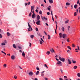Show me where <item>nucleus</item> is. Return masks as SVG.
Listing matches in <instances>:
<instances>
[{
	"mask_svg": "<svg viewBox=\"0 0 80 80\" xmlns=\"http://www.w3.org/2000/svg\"><path fill=\"white\" fill-rule=\"evenodd\" d=\"M39 71H37L36 73V75H38V74H39Z\"/></svg>",
	"mask_w": 80,
	"mask_h": 80,
	"instance_id": "nucleus-16",
	"label": "nucleus"
},
{
	"mask_svg": "<svg viewBox=\"0 0 80 80\" xmlns=\"http://www.w3.org/2000/svg\"><path fill=\"white\" fill-rule=\"evenodd\" d=\"M7 35H8V37H9V36H10V35H11V34H10V33H9L8 32H7Z\"/></svg>",
	"mask_w": 80,
	"mask_h": 80,
	"instance_id": "nucleus-13",
	"label": "nucleus"
},
{
	"mask_svg": "<svg viewBox=\"0 0 80 80\" xmlns=\"http://www.w3.org/2000/svg\"><path fill=\"white\" fill-rule=\"evenodd\" d=\"M66 36H67V35L65 34H63L62 35V38H65V37H66Z\"/></svg>",
	"mask_w": 80,
	"mask_h": 80,
	"instance_id": "nucleus-12",
	"label": "nucleus"
},
{
	"mask_svg": "<svg viewBox=\"0 0 80 80\" xmlns=\"http://www.w3.org/2000/svg\"><path fill=\"white\" fill-rule=\"evenodd\" d=\"M37 34L38 35V36H40V32H38Z\"/></svg>",
	"mask_w": 80,
	"mask_h": 80,
	"instance_id": "nucleus-42",
	"label": "nucleus"
},
{
	"mask_svg": "<svg viewBox=\"0 0 80 80\" xmlns=\"http://www.w3.org/2000/svg\"><path fill=\"white\" fill-rule=\"evenodd\" d=\"M48 40H50V36L49 35H48Z\"/></svg>",
	"mask_w": 80,
	"mask_h": 80,
	"instance_id": "nucleus-24",
	"label": "nucleus"
},
{
	"mask_svg": "<svg viewBox=\"0 0 80 80\" xmlns=\"http://www.w3.org/2000/svg\"><path fill=\"white\" fill-rule=\"evenodd\" d=\"M52 18L53 21L54 22L55 21L54 20V18H53V16H52Z\"/></svg>",
	"mask_w": 80,
	"mask_h": 80,
	"instance_id": "nucleus-48",
	"label": "nucleus"
},
{
	"mask_svg": "<svg viewBox=\"0 0 80 80\" xmlns=\"http://www.w3.org/2000/svg\"><path fill=\"white\" fill-rule=\"evenodd\" d=\"M41 18H42V20H44V19H45L46 20H48L47 18H46V17H43V18L42 17H41ZM43 18H44V19H43Z\"/></svg>",
	"mask_w": 80,
	"mask_h": 80,
	"instance_id": "nucleus-7",
	"label": "nucleus"
},
{
	"mask_svg": "<svg viewBox=\"0 0 80 80\" xmlns=\"http://www.w3.org/2000/svg\"><path fill=\"white\" fill-rule=\"evenodd\" d=\"M68 49H70V50H71V48H70V46H68Z\"/></svg>",
	"mask_w": 80,
	"mask_h": 80,
	"instance_id": "nucleus-41",
	"label": "nucleus"
},
{
	"mask_svg": "<svg viewBox=\"0 0 80 80\" xmlns=\"http://www.w3.org/2000/svg\"><path fill=\"white\" fill-rule=\"evenodd\" d=\"M53 12L52 11H51V15H52V16H53V13H52Z\"/></svg>",
	"mask_w": 80,
	"mask_h": 80,
	"instance_id": "nucleus-52",
	"label": "nucleus"
},
{
	"mask_svg": "<svg viewBox=\"0 0 80 80\" xmlns=\"http://www.w3.org/2000/svg\"><path fill=\"white\" fill-rule=\"evenodd\" d=\"M28 24L29 28H31L32 27L30 26V24H29V22H28Z\"/></svg>",
	"mask_w": 80,
	"mask_h": 80,
	"instance_id": "nucleus-20",
	"label": "nucleus"
},
{
	"mask_svg": "<svg viewBox=\"0 0 80 80\" xmlns=\"http://www.w3.org/2000/svg\"><path fill=\"white\" fill-rule=\"evenodd\" d=\"M68 64H69V65L72 64V61H70V59H68Z\"/></svg>",
	"mask_w": 80,
	"mask_h": 80,
	"instance_id": "nucleus-5",
	"label": "nucleus"
},
{
	"mask_svg": "<svg viewBox=\"0 0 80 80\" xmlns=\"http://www.w3.org/2000/svg\"><path fill=\"white\" fill-rule=\"evenodd\" d=\"M59 35L60 36V38H62V33H60L59 34Z\"/></svg>",
	"mask_w": 80,
	"mask_h": 80,
	"instance_id": "nucleus-21",
	"label": "nucleus"
},
{
	"mask_svg": "<svg viewBox=\"0 0 80 80\" xmlns=\"http://www.w3.org/2000/svg\"><path fill=\"white\" fill-rule=\"evenodd\" d=\"M22 55L23 57H25V54L24 53V52H23L22 53Z\"/></svg>",
	"mask_w": 80,
	"mask_h": 80,
	"instance_id": "nucleus-8",
	"label": "nucleus"
},
{
	"mask_svg": "<svg viewBox=\"0 0 80 80\" xmlns=\"http://www.w3.org/2000/svg\"><path fill=\"white\" fill-rule=\"evenodd\" d=\"M45 80H48V78H45Z\"/></svg>",
	"mask_w": 80,
	"mask_h": 80,
	"instance_id": "nucleus-64",
	"label": "nucleus"
},
{
	"mask_svg": "<svg viewBox=\"0 0 80 80\" xmlns=\"http://www.w3.org/2000/svg\"><path fill=\"white\" fill-rule=\"evenodd\" d=\"M32 15V12H30L29 15V17H31V16Z\"/></svg>",
	"mask_w": 80,
	"mask_h": 80,
	"instance_id": "nucleus-40",
	"label": "nucleus"
},
{
	"mask_svg": "<svg viewBox=\"0 0 80 80\" xmlns=\"http://www.w3.org/2000/svg\"><path fill=\"white\" fill-rule=\"evenodd\" d=\"M50 51H47L46 52L47 55H50Z\"/></svg>",
	"mask_w": 80,
	"mask_h": 80,
	"instance_id": "nucleus-17",
	"label": "nucleus"
},
{
	"mask_svg": "<svg viewBox=\"0 0 80 80\" xmlns=\"http://www.w3.org/2000/svg\"><path fill=\"white\" fill-rule=\"evenodd\" d=\"M41 40H42V42H44V41H43V39H42V38H41Z\"/></svg>",
	"mask_w": 80,
	"mask_h": 80,
	"instance_id": "nucleus-59",
	"label": "nucleus"
},
{
	"mask_svg": "<svg viewBox=\"0 0 80 80\" xmlns=\"http://www.w3.org/2000/svg\"><path fill=\"white\" fill-rule=\"evenodd\" d=\"M59 80H63V79L62 78H59Z\"/></svg>",
	"mask_w": 80,
	"mask_h": 80,
	"instance_id": "nucleus-63",
	"label": "nucleus"
},
{
	"mask_svg": "<svg viewBox=\"0 0 80 80\" xmlns=\"http://www.w3.org/2000/svg\"><path fill=\"white\" fill-rule=\"evenodd\" d=\"M2 46H3V45H5V44L4 42H2L1 43Z\"/></svg>",
	"mask_w": 80,
	"mask_h": 80,
	"instance_id": "nucleus-25",
	"label": "nucleus"
},
{
	"mask_svg": "<svg viewBox=\"0 0 80 80\" xmlns=\"http://www.w3.org/2000/svg\"><path fill=\"white\" fill-rule=\"evenodd\" d=\"M4 43H5V44L7 43V41L6 40H4Z\"/></svg>",
	"mask_w": 80,
	"mask_h": 80,
	"instance_id": "nucleus-45",
	"label": "nucleus"
},
{
	"mask_svg": "<svg viewBox=\"0 0 80 80\" xmlns=\"http://www.w3.org/2000/svg\"><path fill=\"white\" fill-rule=\"evenodd\" d=\"M44 67H46V68H48V67L47 66V64H44Z\"/></svg>",
	"mask_w": 80,
	"mask_h": 80,
	"instance_id": "nucleus-27",
	"label": "nucleus"
},
{
	"mask_svg": "<svg viewBox=\"0 0 80 80\" xmlns=\"http://www.w3.org/2000/svg\"><path fill=\"white\" fill-rule=\"evenodd\" d=\"M79 0H78L77 2V3L78 4V3H79Z\"/></svg>",
	"mask_w": 80,
	"mask_h": 80,
	"instance_id": "nucleus-58",
	"label": "nucleus"
},
{
	"mask_svg": "<svg viewBox=\"0 0 80 80\" xmlns=\"http://www.w3.org/2000/svg\"><path fill=\"white\" fill-rule=\"evenodd\" d=\"M36 31H38V28H36Z\"/></svg>",
	"mask_w": 80,
	"mask_h": 80,
	"instance_id": "nucleus-44",
	"label": "nucleus"
},
{
	"mask_svg": "<svg viewBox=\"0 0 80 80\" xmlns=\"http://www.w3.org/2000/svg\"><path fill=\"white\" fill-rule=\"evenodd\" d=\"M35 12H37V13H38V10L37 9H36V10H35Z\"/></svg>",
	"mask_w": 80,
	"mask_h": 80,
	"instance_id": "nucleus-57",
	"label": "nucleus"
},
{
	"mask_svg": "<svg viewBox=\"0 0 80 80\" xmlns=\"http://www.w3.org/2000/svg\"><path fill=\"white\" fill-rule=\"evenodd\" d=\"M67 52H68V53H69V52H70V51L69 50H68L67 51Z\"/></svg>",
	"mask_w": 80,
	"mask_h": 80,
	"instance_id": "nucleus-53",
	"label": "nucleus"
},
{
	"mask_svg": "<svg viewBox=\"0 0 80 80\" xmlns=\"http://www.w3.org/2000/svg\"><path fill=\"white\" fill-rule=\"evenodd\" d=\"M72 61L73 63H76V61H74L73 60H72Z\"/></svg>",
	"mask_w": 80,
	"mask_h": 80,
	"instance_id": "nucleus-23",
	"label": "nucleus"
},
{
	"mask_svg": "<svg viewBox=\"0 0 80 80\" xmlns=\"http://www.w3.org/2000/svg\"><path fill=\"white\" fill-rule=\"evenodd\" d=\"M74 16H76V15H77V12H74Z\"/></svg>",
	"mask_w": 80,
	"mask_h": 80,
	"instance_id": "nucleus-43",
	"label": "nucleus"
},
{
	"mask_svg": "<svg viewBox=\"0 0 80 80\" xmlns=\"http://www.w3.org/2000/svg\"><path fill=\"white\" fill-rule=\"evenodd\" d=\"M73 68L74 69V70L76 69V68H77V66H74Z\"/></svg>",
	"mask_w": 80,
	"mask_h": 80,
	"instance_id": "nucleus-15",
	"label": "nucleus"
},
{
	"mask_svg": "<svg viewBox=\"0 0 80 80\" xmlns=\"http://www.w3.org/2000/svg\"><path fill=\"white\" fill-rule=\"evenodd\" d=\"M49 2L51 3H53V0H49Z\"/></svg>",
	"mask_w": 80,
	"mask_h": 80,
	"instance_id": "nucleus-19",
	"label": "nucleus"
},
{
	"mask_svg": "<svg viewBox=\"0 0 80 80\" xmlns=\"http://www.w3.org/2000/svg\"><path fill=\"white\" fill-rule=\"evenodd\" d=\"M29 75H30L31 76H32L33 75V72H30L29 73H28Z\"/></svg>",
	"mask_w": 80,
	"mask_h": 80,
	"instance_id": "nucleus-10",
	"label": "nucleus"
},
{
	"mask_svg": "<svg viewBox=\"0 0 80 80\" xmlns=\"http://www.w3.org/2000/svg\"><path fill=\"white\" fill-rule=\"evenodd\" d=\"M30 37L31 38H33V37H34V36L33 35H31Z\"/></svg>",
	"mask_w": 80,
	"mask_h": 80,
	"instance_id": "nucleus-31",
	"label": "nucleus"
},
{
	"mask_svg": "<svg viewBox=\"0 0 80 80\" xmlns=\"http://www.w3.org/2000/svg\"><path fill=\"white\" fill-rule=\"evenodd\" d=\"M1 52H2V53H4V54L5 55H6V53L5 52H3V51H2Z\"/></svg>",
	"mask_w": 80,
	"mask_h": 80,
	"instance_id": "nucleus-37",
	"label": "nucleus"
},
{
	"mask_svg": "<svg viewBox=\"0 0 80 80\" xmlns=\"http://www.w3.org/2000/svg\"><path fill=\"white\" fill-rule=\"evenodd\" d=\"M77 76L79 77H80V73H78L77 74Z\"/></svg>",
	"mask_w": 80,
	"mask_h": 80,
	"instance_id": "nucleus-34",
	"label": "nucleus"
},
{
	"mask_svg": "<svg viewBox=\"0 0 80 80\" xmlns=\"http://www.w3.org/2000/svg\"><path fill=\"white\" fill-rule=\"evenodd\" d=\"M66 5H68L69 6L70 5V3L69 2H66Z\"/></svg>",
	"mask_w": 80,
	"mask_h": 80,
	"instance_id": "nucleus-22",
	"label": "nucleus"
},
{
	"mask_svg": "<svg viewBox=\"0 0 80 80\" xmlns=\"http://www.w3.org/2000/svg\"><path fill=\"white\" fill-rule=\"evenodd\" d=\"M13 48H16V46H15V44H13Z\"/></svg>",
	"mask_w": 80,
	"mask_h": 80,
	"instance_id": "nucleus-29",
	"label": "nucleus"
},
{
	"mask_svg": "<svg viewBox=\"0 0 80 80\" xmlns=\"http://www.w3.org/2000/svg\"><path fill=\"white\" fill-rule=\"evenodd\" d=\"M39 14H40V15H42V11L40 10L39 12Z\"/></svg>",
	"mask_w": 80,
	"mask_h": 80,
	"instance_id": "nucleus-26",
	"label": "nucleus"
},
{
	"mask_svg": "<svg viewBox=\"0 0 80 80\" xmlns=\"http://www.w3.org/2000/svg\"><path fill=\"white\" fill-rule=\"evenodd\" d=\"M78 9H79V13H80V7H79L78 8Z\"/></svg>",
	"mask_w": 80,
	"mask_h": 80,
	"instance_id": "nucleus-60",
	"label": "nucleus"
},
{
	"mask_svg": "<svg viewBox=\"0 0 80 80\" xmlns=\"http://www.w3.org/2000/svg\"><path fill=\"white\" fill-rule=\"evenodd\" d=\"M60 71H61L62 73H63V70H62V69L61 68L60 69Z\"/></svg>",
	"mask_w": 80,
	"mask_h": 80,
	"instance_id": "nucleus-39",
	"label": "nucleus"
},
{
	"mask_svg": "<svg viewBox=\"0 0 80 80\" xmlns=\"http://www.w3.org/2000/svg\"><path fill=\"white\" fill-rule=\"evenodd\" d=\"M68 20H67L65 22V23H68Z\"/></svg>",
	"mask_w": 80,
	"mask_h": 80,
	"instance_id": "nucleus-30",
	"label": "nucleus"
},
{
	"mask_svg": "<svg viewBox=\"0 0 80 80\" xmlns=\"http://www.w3.org/2000/svg\"><path fill=\"white\" fill-rule=\"evenodd\" d=\"M14 78H15V79H17V77L16 76H14Z\"/></svg>",
	"mask_w": 80,
	"mask_h": 80,
	"instance_id": "nucleus-38",
	"label": "nucleus"
},
{
	"mask_svg": "<svg viewBox=\"0 0 80 80\" xmlns=\"http://www.w3.org/2000/svg\"><path fill=\"white\" fill-rule=\"evenodd\" d=\"M34 8H35V6H31V12H32V10H34Z\"/></svg>",
	"mask_w": 80,
	"mask_h": 80,
	"instance_id": "nucleus-3",
	"label": "nucleus"
},
{
	"mask_svg": "<svg viewBox=\"0 0 80 80\" xmlns=\"http://www.w3.org/2000/svg\"><path fill=\"white\" fill-rule=\"evenodd\" d=\"M50 51L52 52V53H53V52H54V53H55V51H54V50H53V48H52L51 49H50Z\"/></svg>",
	"mask_w": 80,
	"mask_h": 80,
	"instance_id": "nucleus-6",
	"label": "nucleus"
},
{
	"mask_svg": "<svg viewBox=\"0 0 80 80\" xmlns=\"http://www.w3.org/2000/svg\"><path fill=\"white\" fill-rule=\"evenodd\" d=\"M45 24L46 25H47V26H48V24H47V23H46Z\"/></svg>",
	"mask_w": 80,
	"mask_h": 80,
	"instance_id": "nucleus-61",
	"label": "nucleus"
},
{
	"mask_svg": "<svg viewBox=\"0 0 80 80\" xmlns=\"http://www.w3.org/2000/svg\"><path fill=\"white\" fill-rule=\"evenodd\" d=\"M56 56H55V57H56V58H58V56H57V54H56Z\"/></svg>",
	"mask_w": 80,
	"mask_h": 80,
	"instance_id": "nucleus-51",
	"label": "nucleus"
},
{
	"mask_svg": "<svg viewBox=\"0 0 80 80\" xmlns=\"http://www.w3.org/2000/svg\"><path fill=\"white\" fill-rule=\"evenodd\" d=\"M72 47H75V45H74V44H73L72 45Z\"/></svg>",
	"mask_w": 80,
	"mask_h": 80,
	"instance_id": "nucleus-55",
	"label": "nucleus"
},
{
	"mask_svg": "<svg viewBox=\"0 0 80 80\" xmlns=\"http://www.w3.org/2000/svg\"><path fill=\"white\" fill-rule=\"evenodd\" d=\"M70 26H68V30H69V29H70Z\"/></svg>",
	"mask_w": 80,
	"mask_h": 80,
	"instance_id": "nucleus-54",
	"label": "nucleus"
},
{
	"mask_svg": "<svg viewBox=\"0 0 80 80\" xmlns=\"http://www.w3.org/2000/svg\"><path fill=\"white\" fill-rule=\"evenodd\" d=\"M35 13H33L32 16V18H35Z\"/></svg>",
	"mask_w": 80,
	"mask_h": 80,
	"instance_id": "nucleus-9",
	"label": "nucleus"
},
{
	"mask_svg": "<svg viewBox=\"0 0 80 80\" xmlns=\"http://www.w3.org/2000/svg\"><path fill=\"white\" fill-rule=\"evenodd\" d=\"M41 75L42 77H43V76H44V74L43 73H41Z\"/></svg>",
	"mask_w": 80,
	"mask_h": 80,
	"instance_id": "nucleus-35",
	"label": "nucleus"
},
{
	"mask_svg": "<svg viewBox=\"0 0 80 80\" xmlns=\"http://www.w3.org/2000/svg\"><path fill=\"white\" fill-rule=\"evenodd\" d=\"M61 30L62 31H63V32H64V30H65V28L64 27H62L61 28Z\"/></svg>",
	"mask_w": 80,
	"mask_h": 80,
	"instance_id": "nucleus-18",
	"label": "nucleus"
},
{
	"mask_svg": "<svg viewBox=\"0 0 80 80\" xmlns=\"http://www.w3.org/2000/svg\"><path fill=\"white\" fill-rule=\"evenodd\" d=\"M36 23L38 25H40V21H38L37 22H36Z\"/></svg>",
	"mask_w": 80,
	"mask_h": 80,
	"instance_id": "nucleus-2",
	"label": "nucleus"
},
{
	"mask_svg": "<svg viewBox=\"0 0 80 80\" xmlns=\"http://www.w3.org/2000/svg\"><path fill=\"white\" fill-rule=\"evenodd\" d=\"M62 63V62H61V61H58V63L57 64L58 65H60V66H62V65L61 64Z\"/></svg>",
	"mask_w": 80,
	"mask_h": 80,
	"instance_id": "nucleus-4",
	"label": "nucleus"
},
{
	"mask_svg": "<svg viewBox=\"0 0 80 80\" xmlns=\"http://www.w3.org/2000/svg\"><path fill=\"white\" fill-rule=\"evenodd\" d=\"M28 5H30V2H28Z\"/></svg>",
	"mask_w": 80,
	"mask_h": 80,
	"instance_id": "nucleus-56",
	"label": "nucleus"
},
{
	"mask_svg": "<svg viewBox=\"0 0 80 80\" xmlns=\"http://www.w3.org/2000/svg\"><path fill=\"white\" fill-rule=\"evenodd\" d=\"M0 38H2V34H0Z\"/></svg>",
	"mask_w": 80,
	"mask_h": 80,
	"instance_id": "nucleus-50",
	"label": "nucleus"
},
{
	"mask_svg": "<svg viewBox=\"0 0 80 80\" xmlns=\"http://www.w3.org/2000/svg\"><path fill=\"white\" fill-rule=\"evenodd\" d=\"M40 16H39V15H38V16H37V20H40Z\"/></svg>",
	"mask_w": 80,
	"mask_h": 80,
	"instance_id": "nucleus-14",
	"label": "nucleus"
},
{
	"mask_svg": "<svg viewBox=\"0 0 80 80\" xmlns=\"http://www.w3.org/2000/svg\"><path fill=\"white\" fill-rule=\"evenodd\" d=\"M67 41L68 42H70V41H69V38L67 39Z\"/></svg>",
	"mask_w": 80,
	"mask_h": 80,
	"instance_id": "nucleus-49",
	"label": "nucleus"
},
{
	"mask_svg": "<svg viewBox=\"0 0 80 80\" xmlns=\"http://www.w3.org/2000/svg\"><path fill=\"white\" fill-rule=\"evenodd\" d=\"M3 67H4L5 68H6V67H7V64H4Z\"/></svg>",
	"mask_w": 80,
	"mask_h": 80,
	"instance_id": "nucleus-36",
	"label": "nucleus"
},
{
	"mask_svg": "<svg viewBox=\"0 0 80 80\" xmlns=\"http://www.w3.org/2000/svg\"><path fill=\"white\" fill-rule=\"evenodd\" d=\"M64 78H67V76H65L64 77Z\"/></svg>",
	"mask_w": 80,
	"mask_h": 80,
	"instance_id": "nucleus-46",
	"label": "nucleus"
},
{
	"mask_svg": "<svg viewBox=\"0 0 80 80\" xmlns=\"http://www.w3.org/2000/svg\"><path fill=\"white\" fill-rule=\"evenodd\" d=\"M36 69L37 70H38L39 71H40V68H38V67H37L36 68Z\"/></svg>",
	"mask_w": 80,
	"mask_h": 80,
	"instance_id": "nucleus-33",
	"label": "nucleus"
},
{
	"mask_svg": "<svg viewBox=\"0 0 80 80\" xmlns=\"http://www.w3.org/2000/svg\"><path fill=\"white\" fill-rule=\"evenodd\" d=\"M27 3H25V6H27Z\"/></svg>",
	"mask_w": 80,
	"mask_h": 80,
	"instance_id": "nucleus-62",
	"label": "nucleus"
},
{
	"mask_svg": "<svg viewBox=\"0 0 80 80\" xmlns=\"http://www.w3.org/2000/svg\"><path fill=\"white\" fill-rule=\"evenodd\" d=\"M47 13L48 15H50V12H47Z\"/></svg>",
	"mask_w": 80,
	"mask_h": 80,
	"instance_id": "nucleus-47",
	"label": "nucleus"
},
{
	"mask_svg": "<svg viewBox=\"0 0 80 80\" xmlns=\"http://www.w3.org/2000/svg\"><path fill=\"white\" fill-rule=\"evenodd\" d=\"M11 58L12 60H14L15 59V56L14 55H12L11 57Z\"/></svg>",
	"mask_w": 80,
	"mask_h": 80,
	"instance_id": "nucleus-11",
	"label": "nucleus"
},
{
	"mask_svg": "<svg viewBox=\"0 0 80 80\" xmlns=\"http://www.w3.org/2000/svg\"><path fill=\"white\" fill-rule=\"evenodd\" d=\"M59 58L61 61H62V62H64L65 61V58H61L60 57H59Z\"/></svg>",
	"mask_w": 80,
	"mask_h": 80,
	"instance_id": "nucleus-1",
	"label": "nucleus"
},
{
	"mask_svg": "<svg viewBox=\"0 0 80 80\" xmlns=\"http://www.w3.org/2000/svg\"><path fill=\"white\" fill-rule=\"evenodd\" d=\"M77 7V5H74V8H75V9H76Z\"/></svg>",
	"mask_w": 80,
	"mask_h": 80,
	"instance_id": "nucleus-28",
	"label": "nucleus"
},
{
	"mask_svg": "<svg viewBox=\"0 0 80 80\" xmlns=\"http://www.w3.org/2000/svg\"><path fill=\"white\" fill-rule=\"evenodd\" d=\"M39 42H40V44H41V45H42V44L43 43V42H42V41H41V40H39Z\"/></svg>",
	"mask_w": 80,
	"mask_h": 80,
	"instance_id": "nucleus-32",
	"label": "nucleus"
}]
</instances>
